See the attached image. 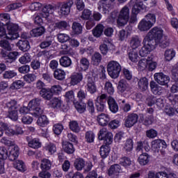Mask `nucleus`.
<instances>
[{
    "label": "nucleus",
    "mask_w": 178,
    "mask_h": 178,
    "mask_svg": "<svg viewBox=\"0 0 178 178\" xmlns=\"http://www.w3.org/2000/svg\"><path fill=\"white\" fill-rule=\"evenodd\" d=\"M73 0H68L61 3L60 6V13L63 15H67L70 13V9L73 6Z\"/></svg>",
    "instance_id": "obj_11"
},
{
    "label": "nucleus",
    "mask_w": 178,
    "mask_h": 178,
    "mask_svg": "<svg viewBox=\"0 0 178 178\" xmlns=\"http://www.w3.org/2000/svg\"><path fill=\"white\" fill-rule=\"evenodd\" d=\"M143 42H145L144 46L139 51V54L142 57L147 56L155 48V44L152 42H149L144 38Z\"/></svg>",
    "instance_id": "obj_7"
},
{
    "label": "nucleus",
    "mask_w": 178,
    "mask_h": 178,
    "mask_svg": "<svg viewBox=\"0 0 178 178\" xmlns=\"http://www.w3.org/2000/svg\"><path fill=\"white\" fill-rule=\"evenodd\" d=\"M17 47L23 52H27L31 48L29 40L24 39L19 40Z\"/></svg>",
    "instance_id": "obj_18"
},
{
    "label": "nucleus",
    "mask_w": 178,
    "mask_h": 178,
    "mask_svg": "<svg viewBox=\"0 0 178 178\" xmlns=\"http://www.w3.org/2000/svg\"><path fill=\"white\" fill-rule=\"evenodd\" d=\"M53 9H54V6H52L50 4L44 6L42 10V17H44V19H47V17L49 16V13H52Z\"/></svg>",
    "instance_id": "obj_40"
},
{
    "label": "nucleus",
    "mask_w": 178,
    "mask_h": 178,
    "mask_svg": "<svg viewBox=\"0 0 178 178\" xmlns=\"http://www.w3.org/2000/svg\"><path fill=\"white\" fill-rule=\"evenodd\" d=\"M48 118H47V115H42L38 118L37 120V124L38 126H40V127H45L47 124H48Z\"/></svg>",
    "instance_id": "obj_48"
},
{
    "label": "nucleus",
    "mask_w": 178,
    "mask_h": 178,
    "mask_svg": "<svg viewBox=\"0 0 178 178\" xmlns=\"http://www.w3.org/2000/svg\"><path fill=\"white\" fill-rule=\"evenodd\" d=\"M130 19V8L127 6H124L118 14L117 23L120 26H124Z\"/></svg>",
    "instance_id": "obj_5"
},
{
    "label": "nucleus",
    "mask_w": 178,
    "mask_h": 178,
    "mask_svg": "<svg viewBox=\"0 0 178 178\" xmlns=\"http://www.w3.org/2000/svg\"><path fill=\"white\" fill-rule=\"evenodd\" d=\"M54 27L58 30H65L67 29V22L65 21L58 22L55 24Z\"/></svg>",
    "instance_id": "obj_62"
},
{
    "label": "nucleus",
    "mask_w": 178,
    "mask_h": 178,
    "mask_svg": "<svg viewBox=\"0 0 178 178\" xmlns=\"http://www.w3.org/2000/svg\"><path fill=\"white\" fill-rule=\"evenodd\" d=\"M120 169L119 164L111 165L108 170V175L113 176V175H119V173H120Z\"/></svg>",
    "instance_id": "obj_42"
},
{
    "label": "nucleus",
    "mask_w": 178,
    "mask_h": 178,
    "mask_svg": "<svg viewBox=\"0 0 178 178\" xmlns=\"http://www.w3.org/2000/svg\"><path fill=\"white\" fill-rule=\"evenodd\" d=\"M129 45L133 49H136L141 45V40L138 38V36H134L131 38Z\"/></svg>",
    "instance_id": "obj_31"
},
{
    "label": "nucleus",
    "mask_w": 178,
    "mask_h": 178,
    "mask_svg": "<svg viewBox=\"0 0 178 178\" xmlns=\"http://www.w3.org/2000/svg\"><path fill=\"white\" fill-rule=\"evenodd\" d=\"M14 168H15V169L17 170H19V172H26L27 170V168H26V165H24V162H23V161H16L15 162H14Z\"/></svg>",
    "instance_id": "obj_37"
},
{
    "label": "nucleus",
    "mask_w": 178,
    "mask_h": 178,
    "mask_svg": "<svg viewBox=\"0 0 178 178\" xmlns=\"http://www.w3.org/2000/svg\"><path fill=\"white\" fill-rule=\"evenodd\" d=\"M95 138V134H94V132L91 131H88L86 133L85 139L88 143H94Z\"/></svg>",
    "instance_id": "obj_56"
},
{
    "label": "nucleus",
    "mask_w": 178,
    "mask_h": 178,
    "mask_svg": "<svg viewBox=\"0 0 178 178\" xmlns=\"http://www.w3.org/2000/svg\"><path fill=\"white\" fill-rule=\"evenodd\" d=\"M97 9L100 12L102 11L104 15H108L111 12V4L106 1H99Z\"/></svg>",
    "instance_id": "obj_16"
},
{
    "label": "nucleus",
    "mask_w": 178,
    "mask_h": 178,
    "mask_svg": "<svg viewBox=\"0 0 178 178\" xmlns=\"http://www.w3.org/2000/svg\"><path fill=\"white\" fill-rule=\"evenodd\" d=\"M163 36V31L161 28L155 26L148 32L145 40L149 42H153L154 45H156V42H161Z\"/></svg>",
    "instance_id": "obj_2"
},
{
    "label": "nucleus",
    "mask_w": 178,
    "mask_h": 178,
    "mask_svg": "<svg viewBox=\"0 0 178 178\" xmlns=\"http://www.w3.org/2000/svg\"><path fill=\"white\" fill-rule=\"evenodd\" d=\"M104 90L109 94L110 95H113V92H115V89L113 88V86L111 82H106L104 86Z\"/></svg>",
    "instance_id": "obj_60"
},
{
    "label": "nucleus",
    "mask_w": 178,
    "mask_h": 178,
    "mask_svg": "<svg viewBox=\"0 0 178 178\" xmlns=\"http://www.w3.org/2000/svg\"><path fill=\"white\" fill-rule=\"evenodd\" d=\"M40 168L42 170H49L52 168V162L48 159H43L41 161Z\"/></svg>",
    "instance_id": "obj_35"
},
{
    "label": "nucleus",
    "mask_w": 178,
    "mask_h": 178,
    "mask_svg": "<svg viewBox=\"0 0 178 178\" xmlns=\"http://www.w3.org/2000/svg\"><path fill=\"white\" fill-rule=\"evenodd\" d=\"M6 109L8 111H17L19 109V104L15 100H10L6 104Z\"/></svg>",
    "instance_id": "obj_41"
},
{
    "label": "nucleus",
    "mask_w": 178,
    "mask_h": 178,
    "mask_svg": "<svg viewBox=\"0 0 178 178\" xmlns=\"http://www.w3.org/2000/svg\"><path fill=\"white\" fill-rule=\"evenodd\" d=\"M134 145V142H133V139L128 138L124 143V145L122 146V150L126 154H131V151H133Z\"/></svg>",
    "instance_id": "obj_17"
},
{
    "label": "nucleus",
    "mask_w": 178,
    "mask_h": 178,
    "mask_svg": "<svg viewBox=\"0 0 178 178\" xmlns=\"http://www.w3.org/2000/svg\"><path fill=\"white\" fill-rule=\"evenodd\" d=\"M8 34L3 27L0 26V38H7L8 40H17L19 38V31L20 30L18 24L9 23L7 25Z\"/></svg>",
    "instance_id": "obj_1"
},
{
    "label": "nucleus",
    "mask_w": 178,
    "mask_h": 178,
    "mask_svg": "<svg viewBox=\"0 0 178 178\" xmlns=\"http://www.w3.org/2000/svg\"><path fill=\"white\" fill-rule=\"evenodd\" d=\"M154 59L153 57H148L147 59L143 58L138 62V67L141 70H145V69H147V65H148V62L149 60H152Z\"/></svg>",
    "instance_id": "obj_44"
},
{
    "label": "nucleus",
    "mask_w": 178,
    "mask_h": 178,
    "mask_svg": "<svg viewBox=\"0 0 178 178\" xmlns=\"http://www.w3.org/2000/svg\"><path fill=\"white\" fill-rule=\"evenodd\" d=\"M0 47L1 48H3L1 49L3 51H6V52H8V51L10 52V51H12V46H10V43H9V42L8 40H2L0 41Z\"/></svg>",
    "instance_id": "obj_47"
},
{
    "label": "nucleus",
    "mask_w": 178,
    "mask_h": 178,
    "mask_svg": "<svg viewBox=\"0 0 178 178\" xmlns=\"http://www.w3.org/2000/svg\"><path fill=\"white\" fill-rule=\"evenodd\" d=\"M1 55L2 58H4V59H9V63H12V62L15 61V59H17V56H19V52L11 51L9 53L5 50H1Z\"/></svg>",
    "instance_id": "obj_13"
},
{
    "label": "nucleus",
    "mask_w": 178,
    "mask_h": 178,
    "mask_svg": "<svg viewBox=\"0 0 178 178\" xmlns=\"http://www.w3.org/2000/svg\"><path fill=\"white\" fill-rule=\"evenodd\" d=\"M168 145L163 140L157 139L152 142V148L155 152H161L162 149H165Z\"/></svg>",
    "instance_id": "obj_9"
},
{
    "label": "nucleus",
    "mask_w": 178,
    "mask_h": 178,
    "mask_svg": "<svg viewBox=\"0 0 178 178\" xmlns=\"http://www.w3.org/2000/svg\"><path fill=\"white\" fill-rule=\"evenodd\" d=\"M154 78L157 84L160 86H168L170 82V77L163 72L155 73Z\"/></svg>",
    "instance_id": "obj_8"
},
{
    "label": "nucleus",
    "mask_w": 178,
    "mask_h": 178,
    "mask_svg": "<svg viewBox=\"0 0 178 178\" xmlns=\"http://www.w3.org/2000/svg\"><path fill=\"white\" fill-rule=\"evenodd\" d=\"M63 149L67 154H73L74 152V147H73V144L67 142H63Z\"/></svg>",
    "instance_id": "obj_32"
},
{
    "label": "nucleus",
    "mask_w": 178,
    "mask_h": 178,
    "mask_svg": "<svg viewBox=\"0 0 178 178\" xmlns=\"http://www.w3.org/2000/svg\"><path fill=\"white\" fill-rule=\"evenodd\" d=\"M54 76L56 79V80H65L66 72H65V70L62 69H56L54 72Z\"/></svg>",
    "instance_id": "obj_36"
},
{
    "label": "nucleus",
    "mask_w": 178,
    "mask_h": 178,
    "mask_svg": "<svg viewBox=\"0 0 178 178\" xmlns=\"http://www.w3.org/2000/svg\"><path fill=\"white\" fill-rule=\"evenodd\" d=\"M91 16H92V11L86 8L82 11L80 17L82 19V20H90V19H91Z\"/></svg>",
    "instance_id": "obj_46"
},
{
    "label": "nucleus",
    "mask_w": 178,
    "mask_h": 178,
    "mask_svg": "<svg viewBox=\"0 0 178 178\" xmlns=\"http://www.w3.org/2000/svg\"><path fill=\"white\" fill-rule=\"evenodd\" d=\"M28 145L31 148L37 149L41 148V142H40V139L38 138H33L29 142Z\"/></svg>",
    "instance_id": "obj_45"
},
{
    "label": "nucleus",
    "mask_w": 178,
    "mask_h": 178,
    "mask_svg": "<svg viewBox=\"0 0 178 178\" xmlns=\"http://www.w3.org/2000/svg\"><path fill=\"white\" fill-rule=\"evenodd\" d=\"M46 151H48L50 155H54L56 152V145L54 143H50L45 147Z\"/></svg>",
    "instance_id": "obj_54"
},
{
    "label": "nucleus",
    "mask_w": 178,
    "mask_h": 178,
    "mask_svg": "<svg viewBox=\"0 0 178 178\" xmlns=\"http://www.w3.org/2000/svg\"><path fill=\"white\" fill-rule=\"evenodd\" d=\"M72 30L74 34L79 35L83 33V26L77 22H74L72 25Z\"/></svg>",
    "instance_id": "obj_30"
},
{
    "label": "nucleus",
    "mask_w": 178,
    "mask_h": 178,
    "mask_svg": "<svg viewBox=\"0 0 178 178\" xmlns=\"http://www.w3.org/2000/svg\"><path fill=\"white\" fill-rule=\"evenodd\" d=\"M40 97H42L44 99H46L47 101H51L52 99V97H54V95H52V92H51L49 88H43L40 91Z\"/></svg>",
    "instance_id": "obj_25"
},
{
    "label": "nucleus",
    "mask_w": 178,
    "mask_h": 178,
    "mask_svg": "<svg viewBox=\"0 0 178 178\" xmlns=\"http://www.w3.org/2000/svg\"><path fill=\"white\" fill-rule=\"evenodd\" d=\"M172 79L175 81L178 82V67L175 65L172 70Z\"/></svg>",
    "instance_id": "obj_64"
},
{
    "label": "nucleus",
    "mask_w": 178,
    "mask_h": 178,
    "mask_svg": "<svg viewBox=\"0 0 178 178\" xmlns=\"http://www.w3.org/2000/svg\"><path fill=\"white\" fill-rule=\"evenodd\" d=\"M83 80V74L81 72H74L71 75V84L76 86Z\"/></svg>",
    "instance_id": "obj_22"
},
{
    "label": "nucleus",
    "mask_w": 178,
    "mask_h": 178,
    "mask_svg": "<svg viewBox=\"0 0 178 178\" xmlns=\"http://www.w3.org/2000/svg\"><path fill=\"white\" fill-rule=\"evenodd\" d=\"M51 106L55 109V108H60L62 106V99L60 97H54L51 101Z\"/></svg>",
    "instance_id": "obj_49"
},
{
    "label": "nucleus",
    "mask_w": 178,
    "mask_h": 178,
    "mask_svg": "<svg viewBox=\"0 0 178 178\" xmlns=\"http://www.w3.org/2000/svg\"><path fill=\"white\" fill-rule=\"evenodd\" d=\"M97 120L100 126H106L111 119L107 114L101 113L97 116Z\"/></svg>",
    "instance_id": "obj_23"
},
{
    "label": "nucleus",
    "mask_w": 178,
    "mask_h": 178,
    "mask_svg": "<svg viewBox=\"0 0 178 178\" xmlns=\"http://www.w3.org/2000/svg\"><path fill=\"white\" fill-rule=\"evenodd\" d=\"M10 22V15L8 13L0 14V25L8 26Z\"/></svg>",
    "instance_id": "obj_33"
},
{
    "label": "nucleus",
    "mask_w": 178,
    "mask_h": 178,
    "mask_svg": "<svg viewBox=\"0 0 178 178\" xmlns=\"http://www.w3.org/2000/svg\"><path fill=\"white\" fill-rule=\"evenodd\" d=\"M102 140H104L106 145H111V144L113 143V135L110 132L107 134Z\"/></svg>",
    "instance_id": "obj_61"
},
{
    "label": "nucleus",
    "mask_w": 178,
    "mask_h": 178,
    "mask_svg": "<svg viewBox=\"0 0 178 178\" xmlns=\"http://www.w3.org/2000/svg\"><path fill=\"white\" fill-rule=\"evenodd\" d=\"M120 165L124 166V168H127V166L131 165V160H130L129 157L124 156L120 159Z\"/></svg>",
    "instance_id": "obj_59"
},
{
    "label": "nucleus",
    "mask_w": 178,
    "mask_h": 178,
    "mask_svg": "<svg viewBox=\"0 0 178 178\" xmlns=\"http://www.w3.org/2000/svg\"><path fill=\"white\" fill-rule=\"evenodd\" d=\"M108 105L111 112L113 113H116L118 111H119V106L118 105V103H116L115 99L111 97H108Z\"/></svg>",
    "instance_id": "obj_20"
},
{
    "label": "nucleus",
    "mask_w": 178,
    "mask_h": 178,
    "mask_svg": "<svg viewBox=\"0 0 178 178\" xmlns=\"http://www.w3.org/2000/svg\"><path fill=\"white\" fill-rule=\"evenodd\" d=\"M2 127L4 129L5 133L7 136H15V130L10 127H8L7 124L3 123Z\"/></svg>",
    "instance_id": "obj_63"
},
{
    "label": "nucleus",
    "mask_w": 178,
    "mask_h": 178,
    "mask_svg": "<svg viewBox=\"0 0 178 178\" xmlns=\"http://www.w3.org/2000/svg\"><path fill=\"white\" fill-rule=\"evenodd\" d=\"M129 59L131 62H138V53L136 49H132L129 52Z\"/></svg>",
    "instance_id": "obj_51"
},
{
    "label": "nucleus",
    "mask_w": 178,
    "mask_h": 178,
    "mask_svg": "<svg viewBox=\"0 0 178 178\" xmlns=\"http://www.w3.org/2000/svg\"><path fill=\"white\" fill-rule=\"evenodd\" d=\"M74 166L76 170H83L86 166V161L81 158L76 159L74 161Z\"/></svg>",
    "instance_id": "obj_34"
},
{
    "label": "nucleus",
    "mask_w": 178,
    "mask_h": 178,
    "mask_svg": "<svg viewBox=\"0 0 178 178\" xmlns=\"http://www.w3.org/2000/svg\"><path fill=\"white\" fill-rule=\"evenodd\" d=\"M170 102H171L172 105L174 106L176 111H178V95H175L174 96H170L168 97Z\"/></svg>",
    "instance_id": "obj_55"
},
{
    "label": "nucleus",
    "mask_w": 178,
    "mask_h": 178,
    "mask_svg": "<svg viewBox=\"0 0 178 178\" xmlns=\"http://www.w3.org/2000/svg\"><path fill=\"white\" fill-rule=\"evenodd\" d=\"M41 105V99L39 98H35L29 102L28 104V108H30L33 111V115L35 116H41L44 113V110L40 106Z\"/></svg>",
    "instance_id": "obj_6"
},
{
    "label": "nucleus",
    "mask_w": 178,
    "mask_h": 178,
    "mask_svg": "<svg viewBox=\"0 0 178 178\" xmlns=\"http://www.w3.org/2000/svg\"><path fill=\"white\" fill-rule=\"evenodd\" d=\"M19 62H20L22 65H26V63L31 62V56H30V54L29 53H25L19 58Z\"/></svg>",
    "instance_id": "obj_50"
},
{
    "label": "nucleus",
    "mask_w": 178,
    "mask_h": 178,
    "mask_svg": "<svg viewBox=\"0 0 178 178\" xmlns=\"http://www.w3.org/2000/svg\"><path fill=\"white\" fill-rule=\"evenodd\" d=\"M154 25L151 24V22H149L147 21V19H142L138 26V29L140 31H148L151 27H152Z\"/></svg>",
    "instance_id": "obj_19"
},
{
    "label": "nucleus",
    "mask_w": 178,
    "mask_h": 178,
    "mask_svg": "<svg viewBox=\"0 0 178 178\" xmlns=\"http://www.w3.org/2000/svg\"><path fill=\"white\" fill-rule=\"evenodd\" d=\"M102 60V55L98 52H95L92 56V63L95 66H98L99 65V63Z\"/></svg>",
    "instance_id": "obj_43"
},
{
    "label": "nucleus",
    "mask_w": 178,
    "mask_h": 178,
    "mask_svg": "<svg viewBox=\"0 0 178 178\" xmlns=\"http://www.w3.org/2000/svg\"><path fill=\"white\" fill-rule=\"evenodd\" d=\"M57 38L59 41V42L63 43V42H67V41H70V36L66 33H58L57 35Z\"/></svg>",
    "instance_id": "obj_53"
},
{
    "label": "nucleus",
    "mask_w": 178,
    "mask_h": 178,
    "mask_svg": "<svg viewBox=\"0 0 178 178\" xmlns=\"http://www.w3.org/2000/svg\"><path fill=\"white\" fill-rule=\"evenodd\" d=\"M129 3L130 5L134 3L131 10L130 22L131 23H136L137 22V15L144 8V3L142 1H136V0H131Z\"/></svg>",
    "instance_id": "obj_4"
},
{
    "label": "nucleus",
    "mask_w": 178,
    "mask_h": 178,
    "mask_svg": "<svg viewBox=\"0 0 178 178\" xmlns=\"http://www.w3.org/2000/svg\"><path fill=\"white\" fill-rule=\"evenodd\" d=\"M137 122H138V115L131 113L126 117L124 126L128 128L133 127Z\"/></svg>",
    "instance_id": "obj_10"
},
{
    "label": "nucleus",
    "mask_w": 178,
    "mask_h": 178,
    "mask_svg": "<svg viewBox=\"0 0 178 178\" xmlns=\"http://www.w3.org/2000/svg\"><path fill=\"white\" fill-rule=\"evenodd\" d=\"M51 45H52V38L49 37L40 43V47L42 49H44V48H48Z\"/></svg>",
    "instance_id": "obj_58"
},
{
    "label": "nucleus",
    "mask_w": 178,
    "mask_h": 178,
    "mask_svg": "<svg viewBox=\"0 0 178 178\" xmlns=\"http://www.w3.org/2000/svg\"><path fill=\"white\" fill-rule=\"evenodd\" d=\"M130 85L124 79H121L118 82V90L121 94H127L130 92Z\"/></svg>",
    "instance_id": "obj_14"
},
{
    "label": "nucleus",
    "mask_w": 178,
    "mask_h": 178,
    "mask_svg": "<svg viewBox=\"0 0 178 178\" xmlns=\"http://www.w3.org/2000/svg\"><path fill=\"white\" fill-rule=\"evenodd\" d=\"M19 156V147L17 145H14L10 147L9 154H8V158L10 161H16Z\"/></svg>",
    "instance_id": "obj_15"
},
{
    "label": "nucleus",
    "mask_w": 178,
    "mask_h": 178,
    "mask_svg": "<svg viewBox=\"0 0 178 178\" xmlns=\"http://www.w3.org/2000/svg\"><path fill=\"white\" fill-rule=\"evenodd\" d=\"M45 33V28L40 26L32 29L30 31L31 37H41Z\"/></svg>",
    "instance_id": "obj_26"
},
{
    "label": "nucleus",
    "mask_w": 178,
    "mask_h": 178,
    "mask_svg": "<svg viewBox=\"0 0 178 178\" xmlns=\"http://www.w3.org/2000/svg\"><path fill=\"white\" fill-rule=\"evenodd\" d=\"M107 72L111 79H118L122 72V66L118 61L111 60L107 65Z\"/></svg>",
    "instance_id": "obj_3"
},
{
    "label": "nucleus",
    "mask_w": 178,
    "mask_h": 178,
    "mask_svg": "<svg viewBox=\"0 0 178 178\" xmlns=\"http://www.w3.org/2000/svg\"><path fill=\"white\" fill-rule=\"evenodd\" d=\"M138 162L142 166H145L149 163V155L147 153H143L138 159Z\"/></svg>",
    "instance_id": "obj_27"
},
{
    "label": "nucleus",
    "mask_w": 178,
    "mask_h": 178,
    "mask_svg": "<svg viewBox=\"0 0 178 178\" xmlns=\"http://www.w3.org/2000/svg\"><path fill=\"white\" fill-rule=\"evenodd\" d=\"M86 88L90 94H95L97 91V85H95V79L91 76L88 78V83L86 86Z\"/></svg>",
    "instance_id": "obj_12"
},
{
    "label": "nucleus",
    "mask_w": 178,
    "mask_h": 178,
    "mask_svg": "<svg viewBox=\"0 0 178 178\" xmlns=\"http://www.w3.org/2000/svg\"><path fill=\"white\" fill-rule=\"evenodd\" d=\"M59 63L63 67H70L72 66V59L67 56H63L60 58Z\"/></svg>",
    "instance_id": "obj_29"
},
{
    "label": "nucleus",
    "mask_w": 178,
    "mask_h": 178,
    "mask_svg": "<svg viewBox=\"0 0 178 178\" xmlns=\"http://www.w3.org/2000/svg\"><path fill=\"white\" fill-rule=\"evenodd\" d=\"M150 89L152 92L154 94V95H161L162 94V87H161L156 82L152 81L149 83Z\"/></svg>",
    "instance_id": "obj_21"
},
{
    "label": "nucleus",
    "mask_w": 178,
    "mask_h": 178,
    "mask_svg": "<svg viewBox=\"0 0 178 178\" xmlns=\"http://www.w3.org/2000/svg\"><path fill=\"white\" fill-rule=\"evenodd\" d=\"M111 152V148L108 145H102L100 147L99 154L101 157L103 159H105V158L108 157V155H109V152Z\"/></svg>",
    "instance_id": "obj_38"
},
{
    "label": "nucleus",
    "mask_w": 178,
    "mask_h": 178,
    "mask_svg": "<svg viewBox=\"0 0 178 178\" xmlns=\"http://www.w3.org/2000/svg\"><path fill=\"white\" fill-rule=\"evenodd\" d=\"M104 29L105 27L104 25L99 24H97L93 29H92V34L94 37H96V38H99L101 35H102V33H104Z\"/></svg>",
    "instance_id": "obj_28"
},
{
    "label": "nucleus",
    "mask_w": 178,
    "mask_h": 178,
    "mask_svg": "<svg viewBox=\"0 0 178 178\" xmlns=\"http://www.w3.org/2000/svg\"><path fill=\"white\" fill-rule=\"evenodd\" d=\"M175 56H176V51H175V50L172 49L165 50L164 53V58L167 62H170Z\"/></svg>",
    "instance_id": "obj_39"
},
{
    "label": "nucleus",
    "mask_w": 178,
    "mask_h": 178,
    "mask_svg": "<svg viewBox=\"0 0 178 178\" xmlns=\"http://www.w3.org/2000/svg\"><path fill=\"white\" fill-rule=\"evenodd\" d=\"M69 126L72 131H74V133H79V131H80V127L79 126L77 121L74 120L70 122Z\"/></svg>",
    "instance_id": "obj_52"
},
{
    "label": "nucleus",
    "mask_w": 178,
    "mask_h": 178,
    "mask_svg": "<svg viewBox=\"0 0 178 178\" xmlns=\"http://www.w3.org/2000/svg\"><path fill=\"white\" fill-rule=\"evenodd\" d=\"M148 79L145 77L140 78L138 81V86L140 91H147L148 90Z\"/></svg>",
    "instance_id": "obj_24"
},
{
    "label": "nucleus",
    "mask_w": 178,
    "mask_h": 178,
    "mask_svg": "<svg viewBox=\"0 0 178 178\" xmlns=\"http://www.w3.org/2000/svg\"><path fill=\"white\" fill-rule=\"evenodd\" d=\"M87 106L84 103H76L75 104V108L79 113H84L86 112V109Z\"/></svg>",
    "instance_id": "obj_57"
}]
</instances>
